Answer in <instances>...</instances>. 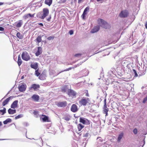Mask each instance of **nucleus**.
<instances>
[{
	"instance_id": "a18cd8bd",
	"label": "nucleus",
	"mask_w": 147,
	"mask_h": 147,
	"mask_svg": "<svg viewBox=\"0 0 147 147\" xmlns=\"http://www.w3.org/2000/svg\"><path fill=\"white\" fill-rule=\"evenodd\" d=\"M81 55V54L80 53L76 54L74 55V56L75 57H78L80 56Z\"/></svg>"
},
{
	"instance_id": "864d4df0",
	"label": "nucleus",
	"mask_w": 147,
	"mask_h": 147,
	"mask_svg": "<svg viewBox=\"0 0 147 147\" xmlns=\"http://www.w3.org/2000/svg\"><path fill=\"white\" fill-rule=\"evenodd\" d=\"M38 25L43 26V24L42 23H39L38 24Z\"/></svg>"
},
{
	"instance_id": "7c9ffc66",
	"label": "nucleus",
	"mask_w": 147,
	"mask_h": 147,
	"mask_svg": "<svg viewBox=\"0 0 147 147\" xmlns=\"http://www.w3.org/2000/svg\"><path fill=\"white\" fill-rule=\"evenodd\" d=\"M6 109L4 108L3 109L0 110V115H3L6 113Z\"/></svg>"
},
{
	"instance_id": "1a4fd4ad",
	"label": "nucleus",
	"mask_w": 147,
	"mask_h": 147,
	"mask_svg": "<svg viewBox=\"0 0 147 147\" xmlns=\"http://www.w3.org/2000/svg\"><path fill=\"white\" fill-rule=\"evenodd\" d=\"M104 105L103 107V113L106 114L105 116L107 115V112L108 111V109L107 108L106 103V99L104 98Z\"/></svg>"
},
{
	"instance_id": "72a5a7b5",
	"label": "nucleus",
	"mask_w": 147,
	"mask_h": 147,
	"mask_svg": "<svg viewBox=\"0 0 147 147\" xmlns=\"http://www.w3.org/2000/svg\"><path fill=\"white\" fill-rule=\"evenodd\" d=\"M63 119L66 121H68L70 119L69 116H66Z\"/></svg>"
},
{
	"instance_id": "13d9d810",
	"label": "nucleus",
	"mask_w": 147,
	"mask_h": 147,
	"mask_svg": "<svg viewBox=\"0 0 147 147\" xmlns=\"http://www.w3.org/2000/svg\"><path fill=\"white\" fill-rule=\"evenodd\" d=\"M88 134L87 133L85 134V137H87L88 136Z\"/></svg>"
},
{
	"instance_id": "c85d7f7f",
	"label": "nucleus",
	"mask_w": 147,
	"mask_h": 147,
	"mask_svg": "<svg viewBox=\"0 0 147 147\" xmlns=\"http://www.w3.org/2000/svg\"><path fill=\"white\" fill-rule=\"evenodd\" d=\"M123 133H121L119 135L117 139L118 142H120L121 139L123 137Z\"/></svg>"
},
{
	"instance_id": "3c124183",
	"label": "nucleus",
	"mask_w": 147,
	"mask_h": 147,
	"mask_svg": "<svg viewBox=\"0 0 147 147\" xmlns=\"http://www.w3.org/2000/svg\"><path fill=\"white\" fill-rule=\"evenodd\" d=\"M4 30V28L1 27H0V31H3Z\"/></svg>"
},
{
	"instance_id": "9d476101",
	"label": "nucleus",
	"mask_w": 147,
	"mask_h": 147,
	"mask_svg": "<svg viewBox=\"0 0 147 147\" xmlns=\"http://www.w3.org/2000/svg\"><path fill=\"white\" fill-rule=\"evenodd\" d=\"M40 88V85L39 84H33L29 88V89L30 90L33 89L34 90H37Z\"/></svg>"
},
{
	"instance_id": "6ab92c4d",
	"label": "nucleus",
	"mask_w": 147,
	"mask_h": 147,
	"mask_svg": "<svg viewBox=\"0 0 147 147\" xmlns=\"http://www.w3.org/2000/svg\"><path fill=\"white\" fill-rule=\"evenodd\" d=\"M34 14H31L30 13H28L25 15L23 16V18L25 19H26L29 17H34Z\"/></svg>"
},
{
	"instance_id": "bb28decb",
	"label": "nucleus",
	"mask_w": 147,
	"mask_h": 147,
	"mask_svg": "<svg viewBox=\"0 0 147 147\" xmlns=\"http://www.w3.org/2000/svg\"><path fill=\"white\" fill-rule=\"evenodd\" d=\"M22 62V61L20 55H19L18 56V63L19 66L21 65Z\"/></svg>"
},
{
	"instance_id": "20e7f679",
	"label": "nucleus",
	"mask_w": 147,
	"mask_h": 147,
	"mask_svg": "<svg viewBox=\"0 0 147 147\" xmlns=\"http://www.w3.org/2000/svg\"><path fill=\"white\" fill-rule=\"evenodd\" d=\"M22 58L24 60L28 61L30 60V57L28 52L26 51L23 52L22 54Z\"/></svg>"
},
{
	"instance_id": "603ef678",
	"label": "nucleus",
	"mask_w": 147,
	"mask_h": 147,
	"mask_svg": "<svg viewBox=\"0 0 147 147\" xmlns=\"http://www.w3.org/2000/svg\"><path fill=\"white\" fill-rule=\"evenodd\" d=\"M145 28L147 29V21L145 22Z\"/></svg>"
},
{
	"instance_id": "f257e3e1",
	"label": "nucleus",
	"mask_w": 147,
	"mask_h": 147,
	"mask_svg": "<svg viewBox=\"0 0 147 147\" xmlns=\"http://www.w3.org/2000/svg\"><path fill=\"white\" fill-rule=\"evenodd\" d=\"M90 99L88 98L83 97L79 101V103L81 106H85L90 103Z\"/></svg>"
},
{
	"instance_id": "c756f323",
	"label": "nucleus",
	"mask_w": 147,
	"mask_h": 147,
	"mask_svg": "<svg viewBox=\"0 0 147 147\" xmlns=\"http://www.w3.org/2000/svg\"><path fill=\"white\" fill-rule=\"evenodd\" d=\"M11 119H9L8 118L6 119L3 122V123L4 124H7V123H11Z\"/></svg>"
},
{
	"instance_id": "680f3d73",
	"label": "nucleus",
	"mask_w": 147,
	"mask_h": 147,
	"mask_svg": "<svg viewBox=\"0 0 147 147\" xmlns=\"http://www.w3.org/2000/svg\"><path fill=\"white\" fill-rule=\"evenodd\" d=\"M146 61L147 62V61Z\"/></svg>"
},
{
	"instance_id": "aec40b11",
	"label": "nucleus",
	"mask_w": 147,
	"mask_h": 147,
	"mask_svg": "<svg viewBox=\"0 0 147 147\" xmlns=\"http://www.w3.org/2000/svg\"><path fill=\"white\" fill-rule=\"evenodd\" d=\"M100 29V27L98 26H96L94 27L92 29L91 32L92 33H94L98 31Z\"/></svg>"
},
{
	"instance_id": "ddd939ff",
	"label": "nucleus",
	"mask_w": 147,
	"mask_h": 147,
	"mask_svg": "<svg viewBox=\"0 0 147 147\" xmlns=\"http://www.w3.org/2000/svg\"><path fill=\"white\" fill-rule=\"evenodd\" d=\"M37 50L35 53L36 56H38L41 54L42 52V48L40 47H37Z\"/></svg>"
},
{
	"instance_id": "b1692460",
	"label": "nucleus",
	"mask_w": 147,
	"mask_h": 147,
	"mask_svg": "<svg viewBox=\"0 0 147 147\" xmlns=\"http://www.w3.org/2000/svg\"><path fill=\"white\" fill-rule=\"evenodd\" d=\"M8 113L10 114H13L16 112L15 109L13 110L10 108L9 109L8 111Z\"/></svg>"
},
{
	"instance_id": "58836bf2",
	"label": "nucleus",
	"mask_w": 147,
	"mask_h": 147,
	"mask_svg": "<svg viewBox=\"0 0 147 147\" xmlns=\"http://www.w3.org/2000/svg\"><path fill=\"white\" fill-rule=\"evenodd\" d=\"M54 38V37L53 36H50L47 38V39L49 40H53Z\"/></svg>"
},
{
	"instance_id": "4d7b16f0",
	"label": "nucleus",
	"mask_w": 147,
	"mask_h": 147,
	"mask_svg": "<svg viewBox=\"0 0 147 147\" xmlns=\"http://www.w3.org/2000/svg\"><path fill=\"white\" fill-rule=\"evenodd\" d=\"M2 125V122L1 121H0V126Z\"/></svg>"
},
{
	"instance_id": "ea45409f",
	"label": "nucleus",
	"mask_w": 147,
	"mask_h": 147,
	"mask_svg": "<svg viewBox=\"0 0 147 147\" xmlns=\"http://www.w3.org/2000/svg\"><path fill=\"white\" fill-rule=\"evenodd\" d=\"M133 133H134V134H137L138 133V130H137V129H136V128L134 129H133Z\"/></svg>"
},
{
	"instance_id": "e433bc0d",
	"label": "nucleus",
	"mask_w": 147,
	"mask_h": 147,
	"mask_svg": "<svg viewBox=\"0 0 147 147\" xmlns=\"http://www.w3.org/2000/svg\"><path fill=\"white\" fill-rule=\"evenodd\" d=\"M35 74L37 76H38L40 75V73L38 71V69L36 70L35 71Z\"/></svg>"
},
{
	"instance_id": "052dcab7",
	"label": "nucleus",
	"mask_w": 147,
	"mask_h": 147,
	"mask_svg": "<svg viewBox=\"0 0 147 147\" xmlns=\"http://www.w3.org/2000/svg\"><path fill=\"white\" fill-rule=\"evenodd\" d=\"M102 100H101L100 101V102Z\"/></svg>"
},
{
	"instance_id": "09e8293b",
	"label": "nucleus",
	"mask_w": 147,
	"mask_h": 147,
	"mask_svg": "<svg viewBox=\"0 0 147 147\" xmlns=\"http://www.w3.org/2000/svg\"><path fill=\"white\" fill-rule=\"evenodd\" d=\"M85 96L87 97H89V95L88 93V90H86V91Z\"/></svg>"
},
{
	"instance_id": "c03bdc74",
	"label": "nucleus",
	"mask_w": 147,
	"mask_h": 147,
	"mask_svg": "<svg viewBox=\"0 0 147 147\" xmlns=\"http://www.w3.org/2000/svg\"><path fill=\"white\" fill-rule=\"evenodd\" d=\"M86 14V13H84V12L82 14V17L83 19H85V16Z\"/></svg>"
},
{
	"instance_id": "bf43d9fd",
	"label": "nucleus",
	"mask_w": 147,
	"mask_h": 147,
	"mask_svg": "<svg viewBox=\"0 0 147 147\" xmlns=\"http://www.w3.org/2000/svg\"><path fill=\"white\" fill-rule=\"evenodd\" d=\"M75 2H76L77 0H74Z\"/></svg>"
},
{
	"instance_id": "4468645a",
	"label": "nucleus",
	"mask_w": 147,
	"mask_h": 147,
	"mask_svg": "<svg viewBox=\"0 0 147 147\" xmlns=\"http://www.w3.org/2000/svg\"><path fill=\"white\" fill-rule=\"evenodd\" d=\"M14 98V96H10L6 99L3 102L2 105L3 106H5L7 104L8 102L11 99H12Z\"/></svg>"
},
{
	"instance_id": "a211bd4d",
	"label": "nucleus",
	"mask_w": 147,
	"mask_h": 147,
	"mask_svg": "<svg viewBox=\"0 0 147 147\" xmlns=\"http://www.w3.org/2000/svg\"><path fill=\"white\" fill-rule=\"evenodd\" d=\"M46 74L42 73L41 74L39 77V79L41 80H44L46 79Z\"/></svg>"
},
{
	"instance_id": "4be33fe9",
	"label": "nucleus",
	"mask_w": 147,
	"mask_h": 147,
	"mask_svg": "<svg viewBox=\"0 0 147 147\" xmlns=\"http://www.w3.org/2000/svg\"><path fill=\"white\" fill-rule=\"evenodd\" d=\"M53 0H45V4L50 6L52 4Z\"/></svg>"
},
{
	"instance_id": "39448f33",
	"label": "nucleus",
	"mask_w": 147,
	"mask_h": 147,
	"mask_svg": "<svg viewBox=\"0 0 147 147\" xmlns=\"http://www.w3.org/2000/svg\"><path fill=\"white\" fill-rule=\"evenodd\" d=\"M79 122L83 124L89 125L90 124V121L84 117H80Z\"/></svg>"
},
{
	"instance_id": "f8f14e48",
	"label": "nucleus",
	"mask_w": 147,
	"mask_h": 147,
	"mask_svg": "<svg viewBox=\"0 0 147 147\" xmlns=\"http://www.w3.org/2000/svg\"><path fill=\"white\" fill-rule=\"evenodd\" d=\"M71 111L74 112H76L78 111L77 106L75 104H73L71 108Z\"/></svg>"
},
{
	"instance_id": "423d86ee",
	"label": "nucleus",
	"mask_w": 147,
	"mask_h": 147,
	"mask_svg": "<svg viewBox=\"0 0 147 147\" xmlns=\"http://www.w3.org/2000/svg\"><path fill=\"white\" fill-rule=\"evenodd\" d=\"M129 15V12L127 10H123L121 11L119 14V16L121 18L127 17Z\"/></svg>"
},
{
	"instance_id": "f03ea898",
	"label": "nucleus",
	"mask_w": 147,
	"mask_h": 147,
	"mask_svg": "<svg viewBox=\"0 0 147 147\" xmlns=\"http://www.w3.org/2000/svg\"><path fill=\"white\" fill-rule=\"evenodd\" d=\"M97 22L98 24L103 28L106 29L109 26L107 23L102 19H98L97 20Z\"/></svg>"
},
{
	"instance_id": "a19ab883",
	"label": "nucleus",
	"mask_w": 147,
	"mask_h": 147,
	"mask_svg": "<svg viewBox=\"0 0 147 147\" xmlns=\"http://www.w3.org/2000/svg\"><path fill=\"white\" fill-rule=\"evenodd\" d=\"M67 0H60V3H63L66 2Z\"/></svg>"
},
{
	"instance_id": "49530a36",
	"label": "nucleus",
	"mask_w": 147,
	"mask_h": 147,
	"mask_svg": "<svg viewBox=\"0 0 147 147\" xmlns=\"http://www.w3.org/2000/svg\"><path fill=\"white\" fill-rule=\"evenodd\" d=\"M69 33L70 34L72 35L73 34L74 31L72 30H71L69 31Z\"/></svg>"
},
{
	"instance_id": "a878e982",
	"label": "nucleus",
	"mask_w": 147,
	"mask_h": 147,
	"mask_svg": "<svg viewBox=\"0 0 147 147\" xmlns=\"http://www.w3.org/2000/svg\"><path fill=\"white\" fill-rule=\"evenodd\" d=\"M31 68L36 70L38 67V63H36L31 64Z\"/></svg>"
},
{
	"instance_id": "cd10ccee",
	"label": "nucleus",
	"mask_w": 147,
	"mask_h": 147,
	"mask_svg": "<svg viewBox=\"0 0 147 147\" xmlns=\"http://www.w3.org/2000/svg\"><path fill=\"white\" fill-rule=\"evenodd\" d=\"M67 86H62L61 88V91L63 92H65L67 90Z\"/></svg>"
},
{
	"instance_id": "de8ad7c7",
	"label": "nucleus",
	"mask_w": 147,
	"mask_h": 147,
	"mask_svg": "<svg viewBox=\"0 0 147 147\" xmlns=\"http://www.w3.org/2000/svg\"><path fill=\"white\" fill-rule=\"evenodd\" d=\"M147 100V97H146L144 98L143 101V102L144 103H145Z\"/></svg>"
},
{
	"instance_id": "5fc2aeb1",
	"label": "nucleus",
	"mask_w": 147,
	"mask_h": 147,
	"mask_svg": "<svg viewBox=\"0 0 147 147\" xmlns=\"http://www.w3.org/2000/svg\"><path fill=\"white\" fill-rule=\"evenodd\" d=\"M4 4V3H3L0 2V6Z\"/></svg>"
},
{
	"instance_id": "6e6552de",
	"label": "nucleus",
	"mask_w": 147,
	"mask_h": 147,
	"mask_svg": "<svg viewBox=\"0 0 147 147\" xmlns=\"http://www.w3.org/2000/svg\"><path fill=\"white\" fill-rule=\"evenodd\" d=\"M67 102L66 101H64L57 102L56 105L59 107H65L67 105Z\"/></svg>"
},
{
	"instance_id": "412c9836",
	"label": "nucleus",
	"mask_w": 147,
	"mask_h": 147,
	"mask_svg": "<svg viewBox=\"0 0 147 147\" xmlns=\"http://www.w3.org/2000/svg\"><path fill=\"white\" fill-rule=\"evenodd\" d=\"M42 116L44 117L43 118H42V120L43 122H49V117L45 115H42Z\"/></svg>"
},
{
	"instance_id": "8fccbe9b",
	"label": "nucleus",
	"mask_w": 147,
	"mask_h": 147,
	"mask_svg": "<svg viewBox=\"0 0 147 147\" xmlns=\"http://www.w3.org/2000/svg\"><path fill=\"white\" fill-rule=\"evenodd\" d=\"M97 140H98V141L100 140V142H102V140L100 138H97Z\"/></svg>"
},
{
	"instance_id": "5701e85b",
	"label": "nucleus",
	"mask_w": 147,
	"mask_h": 147,
	"mask_svg": "<svg viewBox=\"0 0 147 147\" xmlns=\"http://www.w3.org/2000/svg\"><path fill=\"white\" fill-rule=\"evenodd\" d=\"M42 37L40 36H38L36 39L35 42L38 44L39 42H41L42 41Z\"/></svg>"
},
{
	"instance_id": "0eeeda50",
	"label": "nucleus",
	"mask_w": 147,
	"mask_h": 147,
	"mask_svg": "<svg viewBox=\"0 0 147 147\" xmlns=\"http://www.w3.org/2000/svg\"><path fill=\"white\" fill-rule=\"evenodd\" d=\"M67 94L69 96L72 97H75L76 95V93L74 90L71 89L68 90Z\"/></svg>"
},
{
	"instance_id": "4c0bfd02",
	"label": "nucleus",
	"mask_w": 147,
	"mask_h": 147,
	"mask_svg": "<svg viewBox=\"0 0 147 147\" xmlns=\"http://www.w3.org/2000/svg\"><path fill=\"white\" fill-rule=\"evenodd\" d=\"M74 68V67H69V68H68V69H66L64 70L63 71H61L59 73V74H60V73H61V72H63V71H69V70H70L71 69H72Z\"/></svg>"
},
{
	"instance_id": "2f4dec72",
	"label": "nucleus",
	"mask_w": 147,
	"mask_h": 147,
	"mask_svg": "<svg viewBox=\"0 0 147 147\" xmlns=\"http://www.w3.org/2000/svg\"><path fill=\"white\" fill-rule=\"evenodd\" d=\"M38 113L39 112L38 111L34 110L33 112V114L34 115L35 117L37 118L39 116Z\"/></svg>"
},
{
	"instance_id": "79ce46f5",
	"label": "nucleus",
	"mask_w": 147,
	"mask_h": 147,
	"mask_svg": "<svg viewBox=\"0 0 147 147\" xmlns=\"http://www.w3.org/2000/svg\"><path fill=\"white\" fill-rule=\"evenodd\" d=\"M51 16H50L49 18H48L47 19V22H50L51 21Z\"/></svg>"
},
{
	"instance_id": "7ed1b4c3",
	"label": "nucleus",
	"mask_w": 147,
	"mask_h": 147,
	"mask_svg": "<svg viewBox=\"0 0 147 147\" xmlns=\"http://www.w3.org/2000/svg\"><path fill=\"white\" fill-rule=\"evenodd\" d=\"M42 14L40 18L42 19H45L49 13V10L47 8H44L43 9L42 12Z\"/></svg>"
},
{
	"instance_id": "393cba45",
	"label": "nucleus",
	"mask_w": 147,
	"mask_h": 147,
	"mask_svg": "<svg viewBox=\"0 0 147 147\" xmlns=\"http://www.w3.org/2000/svg\"><path fill=\"white\" fill-rule=\"evenodd\" d=\"M84 127V126L81 123L77 125L78 130L79 131H81Z\"/></svg>"
},
{
	"instance_id": "6e6d98bb",
	"label": "nucleus",
	"mask_w": 147,
	"mask_h": 147,
	"mask_svg": "<svg viewBox=\"0 0 147 147\" xmlns=\"http://www.w3.org/2000/svg\"><path fill=\"white\" fill-rule=\"evenodd\" d=\"M24 78V76H22V77H21V79H23Z\"/></svg>"
},
{
	"instance_id": "f704fd0d",
	"label": "nucleus",
	"mask_w": 147,
	"mask_h": 147,
	"mask_svg": "<svg viewBox=\"0 0 147 147\" xmlns=\"http://www.w3.org/2000/svg\"><path fill=\"white\" fill-rule=\"evenodd\" d=\"M22 117H23V115L22 114H19V115H18V116H16L15 118V119H17L21 118Z\"/></svg>"
},
{
	"instance_id": "dca6fc26",
	"label": "nucleus",
	"mask_w": 147,
	"mask_h": 147,
	"mask_svg": "<svg viewBox=\"0 0 147 147\" xmlns=\"http://www.w3.org/2000/svg\"><path fill=\"white\" fill-rule=\"evenodd\" d=\"M18 102V101L17 100L14 101L11 104V107L13 109H15L17 107Z\"/></svg>"
},
{
	"instance_id": "473e14b6",
	"label": "nucleus",
	"mask_w": 147,
	"mask_h": 147,
	"mask_svg": "<svg viewBox=\"0 0 147 147\" xmlns=\"http://www.w3.org/2000/svg\"><path fill=\"white\" fill-rule=\"evenodd\" d=\"M16 36L20 39H22L23 37L22 35L19 32H18L17 33Z\"/></svg>"
},
{
	"instance_id": "c9c22d12",
	"label": "nucleus",
	"mask_w": 147,
	"mask_h": 147,
	"mask_svg": "<svg viewBox=\"0 0 147 147\" xmlns=\"http://www.w3.org/2000/svg\"><path fill=\"white\" fill-rule=\"evenodd\" d=\"M89 9V7H87L85 9H84V11L83 12L84 13H86L87 14V12L88 11Z\"/></svg>"
},
{
	"instance_id": "9b49d317",
	"label": "nucleus",
	"mask_w": 147,
	"mask_h": 147,
	"mask_svg": "<svg viewBox=\"0 0 147 147\" xmlns=\"http://www.w3.org/2000/svg\"><path fill=\"white\" fill-rule=\"evenodd\" d=\"M31 98L34 101L38 102L40 99V97L38 95L34 94L32 96Z\"/></svg>"
},
{
	"instance_id": "37998d69",
	"label": "nucleus",
	"mask_w": 147,
	"mask_h": 147,
	"mask_svg": "<svg viewBox=\"0 0 147 147\" xmlns=\"http://www.w3.org/2000/svg\"><path fill=\"white\" fill-rule=\"evenodd\" d=\"M133 71L134 73H135V76H138V74L135 69H133Z\"/></svg>"
},
{
	"instance_id": "2eb2a0df",
	"label": "nucleus",
	"mask_w": 147,
	"mask_h": 147,
	"mask_svg": "<svg viewBox=\"0 0 147 147\" xmlns=\"http://www.w3.org/2000/svg\"><path fill=\"white\" fill-rule=\"evenodd\" d=\"M26 85L22 84L18 87L19 90L22 92L25 91L26 88Z\"/></svg>"
},
{
	"instance_id": "e2e57ef3",
	"label": "nucleus",
	"mask_w": 147,
	"mask_h": 147,
	"mask_svg": "<svg viewBox=\"0 0 147 147\" xmlns=\"http://www.w3.org/2000/svg\"><path fill=\"white\" fill-rule=\"evenodd\" d=\"M1 139H0V140H1Z\"/></svg>"
},
{
	"instance_id": "f3484780",
	"label": "nucleus",
	"mask_w": 147,
	"mask_h": 147,
	"mask_svg": "<svg viewBox=\"0 0 147 147\" xmlns=\"http://www.w3.org/2000/svg\"><path fill=\"white\" fill-rule=\"evenodd\" d=\"M16 23V26L17 28H20L21 27L23 24V21L22 20H20L17 22Z\"/></svg>"
}]
</instances>
